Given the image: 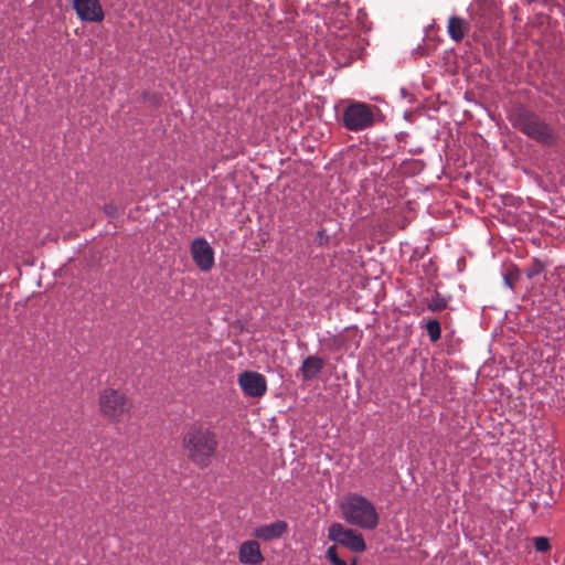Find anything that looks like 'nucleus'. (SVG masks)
Returning <instances> with one entry per match:
<instances>
[{"label":"nucleus","instance_id":"1","mask_svg":"<svg viewBox=\"0 0 565 565\" xmlns=\"http://www.w3.org/2000/svg\"><path fill=\"white\" fill-rule=\"evenodd\" d=\"M180 447L186 460L198 469H207L218 456L220 437L216 429L203 422H194L183 429Z\"/></svg>","mask_w":565,"mask_h":565},{"label":"nucleus","instance_id":"2","mask_svg":"<svg viewBox=\"0 0 565 565\" xmlns=\"http://www.w3.org/2000/svg\"><path fill=\"white\" fill-rule=\"evenodd\" d=\"M512 127L542 146H554L557 141L555 129L539 114L519 105L509 113Z\"/></svg>","mask_w":565,"mask_h":565},{"label":"nucleus","instance_id":"3","mask_svg":"<svg viewBox=\"0 0 565 565\" xmlns=\"http://www.w3.org/2000/svg\"><path fill=\"white\" fill-rule=\"evenodd\" d=\"M340 510L343 519L351 525L362 530H374L379 525L380 518L375 505L361 494H347L340 503Z\"/></svg>","mask_w":565,"mask_h":565},{"label":"nucleus","instance_id":"4","mask_svg":"<svg viewBox=\"0 0 565 565\" xmlns=\"http://www.w3.org/2000/svg\"><path fill=\"white\" fill-rule=\"evenodd\" d=\"M98 413L109 424H119L126 417H130L134 411V402L121 388L104 387L98 393Z\"/></svg>","mask_w":565,"mask_h":565},{"label":"nucleus","instance_id":"5","mask_svg":"<svg viewBox=\"0 0 565 565\" xmlns=\"http://www.w3.org/2000/svg\"><path fill=\"white\" fill-rule=\"evenodd\" d=\"M376 106L351 100L342 114V124L350 131H361L372 127L375 122Z\"/></svg>","mask_w":565,"mask_h":565},{"label":"nucleus","instance_id":"6","mask_svg":"<svg viewBox=\"0 0 565 565\" xmlns=\"http://www.w3.org/2000/svg\"><path fill=\"white\" fill-rule=\"evenodd\" d=\"M328 537L354 553H362L366 550L362 534L344 527L341 523H333L329 526Z\"/></svg>","mask_w":565,"mask_h":565},{"label":"nucleus","instance_id":"7","mask_svg":"<svg viewBox=\"0 0 565 565\" xmlns=\"http://www.w3.org/2000/svg\"><path fill=\"white\" fill-rule=\"evenodd\" d=\"M190 250L192 259L200 270L210 271L214 267V250L205 238H194Z\"/></svg>","mask_w":565,"mask_h":565},{"label":"nucleus","instance_id":"8","mask_svg":"<svg viewBox=\"0 0 565 565\" xmlns=\"http://www.w3.org/2000/svg\"><path fill=\"white\" fill-rule=\"evenodd\" d=\"M238 384L248 397H262L266 393L265 377L255 371H244L238 375Z\"/></svg>","mask_w":565,"mask_h":565},{"label":"nucleus","instance_id":"9","mask_svg":"<svg viewBox=\"0 0 565 565\" xmlns=\"http://www.w3.org/2000/svg\"><path fill=\"white\" fill-rule=\"evenodd\" d=\"M73 8L82 21L102 22L105 18L99 0H73Z\"/></svg>","mask_w":565,"mask_h":565},{"label":"nucleus","instance_id":"10","mask_svg":"<svg viewBox=\"0 0 565 565\" xmlns=\"http://www.w3.org/2000/svg\"><path fill=\"white\" fill-rule=\"evenodd\" d=\"M238 559L243 564L259 565L264 562L260 545L256 540L245 541L239 545Z\"/></svg>","mask_w":565,"mask_h":565},{"label":"nucleus","instance_id":"11","mask_svg":"<svg viewBox=\"0 0 565 565\" xmlns=\"http://www.w3.org/2000/svg\"><path fill=\"white\" fill-rule=\"evenodd\" d=\"M252 535L263 542L279 539L282 535V521H276L269 525L258 526L253 531Z\"/></svg>","mask_w":565,"mask_h":565},{"label":"nucleus","instance_id":"12","mask_svg":"<svg viewBox=\"0 0 565 565\" xmlns=\"http://www.w3.org/2000/svg\"><path fill=\"white\" fill-rule=\"evenodd\" d=\"M447 29L450 39L458 43L469 32L470 24L465 19L452 15L448 19Z\"/></svg>","mask_w":565,"mask_h":565},{"label":"nucleus","instance_id":"13","mask_svg":"<svg viewBox=\"0 0 565 565\" xmlns=\"http://www.w3.org/2000/svg\"><path fill=\"white\" fill-rule=\"evenodd\" d=\"M324 366V361L316 355L308 356L301 366V373L305 380H312L318 376Z\"/></svg>","mask_w":565,"mask_h":565},{"label":"nucleus","instance_id":"14","mask_svg":"<svg viewBox=\"0 0 565 565\" xmlns=\"http://www.w3.org/2000/svg\"><path fill=\"white\" fill-rule=\"evenodd\" d=\"M448 306V300L439 292H435L428 301V309L431 311H443Z\"/></svg>","mask_w":565,"mask_h":565},{"label":"nucleus","instance_id":"15","mask_svg":"<svg viewBox=\"0 0 565 565\" xmlns=\"http://www.w3.org/2000/svg\"><path fill=\"white\" fill-rule=\"evenodd\" d=\"M327 558L330 561L332 565H358L355 557L352 558L350 564L342 559L338 554L337 546L334 545L330 546L327 550Z\"/></svg>","mask_w":565,"mask_h":565},{"label":"nucleus","instance_id":"16","mask_svg":"<svg viewBox=\"0 0 565 565\" xmlns=\"http://www.w3.org/2000/svg\"><path fill=\"white\" fill-rule=\"evenodd\" d=\"M426 330H427V334H428L429 339L433 342H436L437 340L440 339L441 328H440V323L438 320H436V319L429 320L426 324Z\"/></svg>","mask_w":565,"mask_h":565},{"label":"nucleus","instance_id":"17","mask_svg":"<svg viewBox=\"0 0 565 565\" xmlns=\"http://www.w3.org/2000/svg\"><path fill=\"white\" fill-rule=\"evenodd\" d=\"M545 268V265L543 262L539 259H533L531 265L526 269V276L529 278H533L534 276L541 274Z\"/></svg>","mask_w":565,"mask_h":565},{"label":"nucleus","instance_id":"18","mask_svg":"<svg viewBox=\"0 0 565 565\" xmlns=\"http://www.w3.org/2000/svg\"><path fill=\"white\" fill-rule=\"evenodd\" d=\"M534 547L537 552H547L551 548L550 540L544 536L534 539Z\"/></svg>","mask_w":565,"mask_h":565},{"label":"nucleus","instance_id":"19","mask_svg":"<svg viewBox=\"0 0 565 565\" xmlns=\"http://www.w3.org/2000/svg\"><path fill=\"white\" fill-rule=\"evenodd\" d=\"M103 211L108 217L115 218L117 216L118 209H117L116 204H114L113 202H109L104 205Z\"/></svg>","mask_w":565,"mask_h":565},{"label":"nucleus","instance_id":"20","mask_svg":"<svg viewBox=\"0 0 565 565\" xmlns=\"http://www.w3.org/2000/svg\"><path fill=\"white\" fill-rule=\"evenodd\" d=\"M284 14H285V22L294 21L295 15H297V13L295 11L289 10L286 7H285Z\"/></svg>","mask_w":565,"mask_h":565},{"label":"nucleus","instance_id":"21","mask_svg":"<svg viewBox=\"0 0 565 565\" xmlns=\"http://www.w3.org/2000/svg\"><path fill=\"white\" fill-rule=\"evenodd\" d=\"M504 279H505L507 284H508L510 287H512V280H511L510 276H508V275H507V276L504 277Z\"/></svg>","mask_w":565,"mask_h":565}]
</instances>
